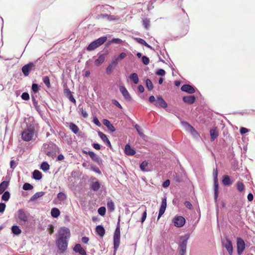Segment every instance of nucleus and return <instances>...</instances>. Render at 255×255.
<instances>
[{
    "mask_svg": "<svg viewBox=\"0 0 255 255\" xmlns=\"http://www.w3.org/2000/svg\"><path fill=\"white\" fill-rule=\"evenodd\" d=\"M43 148L46 154L49 156L55 155L56 152L58 150V146L51 142L43 144Z\"/></svg>",
    "mask_w": 255,
    "mask_h": 255,
    "instance_id": "obj_2",
    "label": "nucleus"
},
{
    "mask_svg": "<svg viewBox=\"0 0 255 255\" xmlns=\"http://www.w3.org/2000/svg\"><path fill=\"white\" fill-rule=\"evenodd\" d=\"M184 205L185 206V207L187 208H188L189 209L191 210V209H192L193 208L192 205L189 201H185V203H184Z\"/></svg>",
    "mask_w": 255,
    "mask_h": 255,
    "instance_id": "obj_61",
    "label": "nucleus"
},
{
    "mask_svg": "<svg viewBox=\"0 0 255 255\" xmlns=\"http://www.w3.org/2000/svg\"><path fill=\"white\" fill-rule=\"evenodd\" d=\"M186 220L185 219L180 216H176L172 220V222L174 225L177 228H181L183 227L185 223Z\"/></svg>",
    "mask_w": 255,
    "mask_h": 255,
    "instance_id": "obj_7",
    "label": "nucleus"
},
{
    "mask_svg": "<svg viewBox=\"0 0 255 255\" xmlns=\"http://www.w3.org/2000/svg\"><path fill=\"white\" fill-rule=\"evenodd\" d=\"M73 251L76 253H78L80 255L86 253L85 250L82 248L81 245L79 244H77L73 248Z\"/></svg>",
    "mask_w": 255,
    "mask_h": 255,
    "instance_id": "obj_23",
    "label": "nucleus"
},
{
    "mask_svg": "<svg viewBox=\"0 0 255 255\" xmlns=\"http://www.w3.org/2000/svg\"><path fill=\"white\" fill-rule=\"evenodd\" d=\"M181 123L182 126L187 131H188L192 127L188 123L186 122H182Z\"/></svg>",
    "mask_w": 255,
    "mask_h": 255,
    "instance_id": "obj_51",
    "label": "nucleus"
},
{
    "mask_svg": "<svg viewBox=\"0 0 255 255\" xmlns=\"http://www.w3.org/2000/svg\"><path fill=\"white\" fill-rule=\"evenodd\" d=\"M107 208L110 212H113L115 210V204L112 200H110L107 202Z\"/></svg>",
    "mask_w": 255,
    "mask_h": 255,
    "instance_id": "obj_38",
    "label": "nucleus"
},
{
    "mask_svg": "<svg viewBox=\"0 0 255 255\" xmlns=\"http://www.w3.org/2000/svg\"><path fill=\"white\" fill-rule=\"evenodd\" d=\"M127 54L126 53L122 52L119 56L116 57L118 60L120 62L121 60L124 59L126 57H127Z\"/></svg>",
    "mask_w": 255,
    "mask_h": 255,
    "instance_id": "obj_50",
    "label": "nucleus"
},
{
    "mask_svg": "<svg viewBox=\"0 0 255 255\" xmlns=\"http://www.w3.org/2000/svg\"><path fill=\"white\" fill-rule=\"evenodd\" d=\"M10 198V193L8 191H5L3 192L1 199L4 201H7Z\"/></svg>",
    "mask_w": 255,
    "mask_h": 255,
    "instance_id": "obj_43",
    "label": "nucleus"
},
{
    "mask_svg": "<svg viewBox=\"0 0 255 255\" xmlns=\"http://www.w3.org/2000/svg\"><path fill=\"white\" fill-rule=\"evenodd\" d=\"M44 192H38L35 193L30 199V201H34L37 199L42 197L44 195Z\"/></svg>",
    "mask_w": 255,
    "mask_h": 255,
    "instance_id": "obj_28",
    "label": "nucleus"
},
{
    "mask_svg": "<svg viewBox=\"0 0 255 255\" xmlns=\"http://www.w3.org/2000/svg\"><path fill=\"white\" fill-rule=\"evenodd\" d=\"M120 243V237H114V249L115 253L119 247Z\"/></svg>",
    "mask_w": 255,
    "mask_h": 255,
    "instance_id": "obj_25",
    "label": "nucleus"
},
{
    "mask_svg": "<svg viewBox=\"0 0 255 255\" xmlns=\"http://www.w3.org/2000/svg\"><path fill=\"white\" fill-rule=\"evenodd\" d=\"M8 185V182L6 181H2L0 184V194L3 193L4 192V190L7 187Z\"/></svg>",
    "mask_w": 255,
    "mask_h": 255,
    "instance_id": "obj_30",
    "label": "nucleus"
},
{
    "mask_svg": "<svg viewBox=\"0 0 255 255\" xmlns=\"http://www.w3.org/2000/svg\"><path fill=\"white\" fill-rule=\"evenodd\" d=\"M79 112L81 113V116L85 119H86L88 117V114L84 109L81 105H79L78 106Z\"/></svg>",
    "mask_w": 255,
    "mask_h": 255,
    "instance_id": "obj_34",
    "label": "nucleus"
},
{
    "mask_svg": "<svg viewBox=\"0 0 255 255\" xmlns=\"http://www.w3.org/2000/svg\"><path fill=\"white\" fill-rule=\"evenodd\" d=\"M70 236V231L68 228L63 227L59 229L55 243L60 253H64L67 250Z\"/></svg>",
    "mask_w": 255,
    "mask_h": 255,
    "instance_id": "obj_1",
    "label": "nucleus"
},
{
    "mask_svg": "<svg viewBox=\"0 0 255 255\" xmlns=\"http://www.w3.org/2000/svg\"><path fill=\"white\" fill-rule=\"evenodd\" d=\"M105 54H103L100 55L98 59L95 60V64L97 66H99L100 65H101L105 61Z\"/></svg>",
    "mask_w": 255,
    "mask_h": 255,
    "instance_id": "obj_22",
    "label": "nucleus"
},
{
    "mask_svg": "<svg viewBox=\"0 0 255 255\" xmlns=\"http://www.w3.org/2000/svg\"><path fill=\"white\" fill-rule=\"evenodd\" d=\"M60 214V212L58 208H53L51 210V216L53 218H57Z\"/></svg>",
    "mask_w": 255,
    "mask_h": 255,
    "instance_id": "obj_32",
    "label": "nucleus"
},
{
    "mask_svg": "<svg viewBox=\"0 0 255 255\" xmlns=\"http://www.w3.org/2000/svg\"><path fill=\"white\" fill-rule=\"evenodd\" d=\"M106 36H102L92 42L87 47L88 51H93L104 44L107 40Z\"/></svg>",
    "mask_w": 255,
    "mask_h": 255,
    "instance_id": "obj_3",
    "label": "nucleus"
},
{
    "mask_svg": "<svg viewBox=\"0 0 255 255\" xmlns=\"http://www.w3.org/2000/svg\"><path fill=\"white\" fill-rule=\"evenodd\" d=\"M240 133L242 134H245L249 131V129L245 128H241L240 130Z\"/></svg>",
    "mask_w": 255,
    "mask_h": 255,
    "instance_id": "obj_64",
    "label": "nucleus"
},
{
    "mask_svg": "<svg viewBox=\"0 0 255 255\" xmlns=\"http://www.w3.org/2000/svg\"><path fill=\"white\" fill-rule=\"evenodd\" d=\"M32 90L35 93H36L38 92L39 90L38 86L37 84H33L32 85Z\"/></svg>",
    "mask_w": 255,
    "mask_h": 255,
    "instance_id": "obj_55",
    "label": "nucleus"
},
{
    "mask_svg": "<svg viewBox=\"0 0 255 255\" xmlns=\"http://www.w3.org/2000/svg\"><path fill=\"white\" fill-rule=\"evenodd\" d=\"M181 90L189 94H193L195 92V89L194 88L188 84H184L183 85L181 88Z\"/></svg>",
    "mask_w": 255,
    "mask_h": 255,
    "instance_id": "obj_15",
    "label": "nucleus"
},
{
    "mask_svg": "<svg viewBox=\"0 0 255 255\" xmlns=\"http://www.w3.org/2000/svg\"><path fill=\"white\" fill-rule=\"evenodd\" d=\"M182 100L184 103L191 105L195 102L196 98L194 95L184 96L182 98Z\"/></svg>",
    "mask_w": 255,
    "mask_h": 255,
    "instance_id": "obj_17",
    "label": "nucleus"
},
{
    "mask_svg": "<svg viewBox=\"0 0 255 255\" xmlns=\"http://www.w3.org/2000/svg\"><path fill=\"white\" fill-rule=\"evenodd\" d=\"M222 182L225 185H229L231 184L232 182L231 179L228 175H225L223 177Z\"/></svg>",
    "mask_w": 255,
    "mask_h": 255,
    "instance_id": "obj_36",
    "label": "nucleus"
},
{
    "mask_svg": "<svg viewBox=\"0 0 255 255\" xmlns=\"http://www.w3.org/2000/svg\"><path fill=\"white\" fill-rule=\"evenodd\" d=\"M12 233L16 235H18L21 233V230L17 226H13L11 227Z\"/></svg>",
    "mask_w": 255,
    "mask_h": 255,
    "instance_id": "obj_33",
    "label": "nucleus"
},
{
    "mask_svg": "<svg viewBox=\"0 0 255 255\" xmlns=\"http://www.w3.org/2000/svg\"><path fill=\"white\" fill-rule=\"evenodd\" d=\"M188 131L190 132L195 137H197L198 136L197 132L193 128V127L188 130Z\"/></svg>",
    "mask_w": 255,
    "mask_h": 255,
    "instance_id": "obj_54",
    "label": "nucleus"
},
{
    "mask_svg": "<svg viewBox=\"0 0 255 255\" xmlns=\"http://www.w3.org/2000/svg\"><path fill=\"white\" fill-rule=\"evenodd\" d=\"M107 19L109 21H113V20H119V18L117 16H114V15H109Z\"/></svg>",
    "mask_w": 255,
    "mask_h": 255,
    "instance_id": "obj_60",
    "label": "nucleus"
},
{
    "mask_svg": "<svg viewBox=\"0 0 255 255\" xmlns=\"http://www.w3.org/2000/svg\"><path fill=\"white\" fill-rule=\"evenodd\" d=\"M142 24L145 29H148L150 26V20L147 18H144L142 19Z\"/></svg>",
    "mask_w": 255,
    "mask_h": 255,
    "instance_id": "obj_41",
    "label": "nucleus"
},
{
    "mask_svg": "<svg viewBox=\"0 0 255 255\" xmlns=\"http://www.w3.org/2000/svg\"><path fill=\"white\" fill-rule=\"evenodd\" d=\"M85 153L88 154L91 159L98 164H100L102 163V159L94 152L89 151L87 152H85Z\"/></svg>",
    "mask_w": 255,
    "mask_h": 255,
    "instance_id": "obj_13",
    "label": "nucleus"
},
{
    "mask_svg": "<svg viewBox=\"0 0 255 255\" xmlns=\"http://www.w3.org/2000/svg\"><path fill=\"white\" fill-rule=\"evenodd\" d=\"M38 60L37 59L34 62H30L22 67L21 70L25 76H27L29 75L30 71L35 66Z\"/></svg>",
    "mask_w": 255,
    "mask_h": 255,
    "instance_id": "obj_6",
    "label": "nucleus"
},
{
    "mask_svg": "<svg viewBox=\"0 0 255 255\" xmlns=\"http://www.w3.org/2000/svg\"><path fill=\"white\" fill-rule=\"evenodd\" d=\"M106 208L105 207H101L98 210V213L101 216H104L106 213Z\"/></svg>",
    "mask_w": 255,
    "mask_h": 255,
    "instance_id": "obj_48",
    "label": "nucleus"
},
{
    "mask_svg": "<svg viewBox=\"0 0 255 255\" xmlns=\"http://www.w3.org/2000/svg\"><path fill=\"white\" fill-rule=\"evenodd\" d=\"M237 189L240 192H242L243 191H244V188H245L244 184L241 182H238L237 183Z\"/></svg>",
    "mask_w": 255,
    "mask_h": 255,
    "instance_id": "obj_47",
    "label": "nucleus"
},
{
    "mask_svg": "<svg viewBox=\"0 0 255 255\" xmlns=\"http://www.w3.org/2000/svg\"><path fill=\"white\" fill-rule=\"evenodd\" d=\"M29 214L25 211L23 209H19L17 211V217L19 220L24 223L27 222L28 220Z\"/></svg>",
    "mask_w": 255,
    "mask_h": 255,
    "instance_id": "obj_9",
    "label": "nucleus"
},
{
    "mask_svg": "<svg viewBox=\"0 0 255 255\" xmlns=\"http://www.w3.org/2000/svg\"><path fill=\"white\" fill-rule=\"evenodd\" d=\"M188 239V238H185L184 237H181V242L179 246L180 255H185L186 254Z\"/></svg>",
    "mask_w": 255,
    "mask_h": 255,
    "instance_id": "obj_8",
    "label": "nucleus"
},
{
    "mask_svg": "<svg viewBox=\"0 0 255 255\" xmlns=\"http://www.w3.org/2000/svg\"><path fill=\"white\" fill-rule=\"evenodd\" d=\"M32 177L35 180H39L42 178V174L39 170H35L33 172Z\"/></svg>",
    "mask_w": 255,
    "mask_h": 255,
    "instance_id": "obj_27",
    "label": "nucleus"
},
{
    "mask_svg": "<svg viewBox=\"0 0 255 255\" xmlns=\"http://www.w3.org/2000/svg\"><path fill=\"white\" fill-rule=\"evenodd\" d=\"M148 163L146 161H143L140 165V168L142 171H147L146 167L147 166Z\"/></svg>",
    "mask_w": 255,
    "mask_h": 255,
    "instance_id": "obj_45",
    "label": "nucleus"
},
{
    "mask_svg": "<svg viewBox=\"0 0 255 255\" xmlns=\"http://www.w3.org/2000/svg\"><path fill=\"white\" fill-rule=\"evenodd\" d=\"M154 105L155 106L159 108H162L165 109L167 107V104L161 96H158L157 97Z\"/></svg>",
    "mask_w": 255,
    "mask_h": 255,
    "instance_id": "obj_10",
    "label": "nucleus"
},
{
    "mask_svg": "<svg viewBox=\"0 0 255 255\" xmlns=\"http://www.w3.org/2000/svg\"><path fill=\"white\" fill-rule=\"evenodd\" d=\"M103 123L111 132H114L116 131V128L109 120L107 119H104Z\"/></svg>",
    "mask_w": 255,
    "mask_h": 255,
    "instance_id": "obj_19",
    "label": "nucleus"
},
{
    "mask_svg": "<svg viewBox=\"0 0 255 255\" xmlns=\"http://www.w3.org/2000/svg\"><path fill=\"white\" fill-rule=\"evenodd\" d=\"M214 200L217 202L218 197L219 184L218 181V170L217 169L214 170Z\"/></svg>",
    "mask_w": 255,
    "mask_h": 255,
    "instance_id": "obj_5",
    "label": "nucleus"
},
{
    "mask_svg": "<svg viewBox=\"0 0 255 255\" xmlns=\"http://www.w3.org/2000/svg\"><path fill=\"white\" fill-rule=\"evenodd\" d=\"M98 135L101 139L110 148L112 147V145L107 135L102 131L98 132Z\"/></svg>",
    "mask_w": 255,
    "mask_h": 255,
    "instance_id": "obj_18",
    "label": "nucleus"
},
{
    "mask_svg": "<svg viewBox=\"0 0 255 255\" xmlns=\"http://www.w3.org/2000/svg\"><path fill=\"white\" fill-rule=\"evenodd\" d=\"M125 152L128 155H133L135 153V151L131 147L129 144H127L125 147Z\"/></svg>",
    "mask_w": 255,
    "mask_h": 255,
    "instance_id": "obj_20",
    "label": "nucleus"
},
{
    "mask_svg": "<svg viewBox=\"0 0 255 255\" xmlns=\"http://www.w3.org/2000/svg\"><path fill=\"white\" fill-rule=\"evenodd\" d=\"M210 134L212 141H214L218 136V133L216 128L211 129L210 130Z\"/></svg>",
    "mask_w": 255,
    "mask_h": 255,
    "instance_id": "obj_24",
    "label": "nucleus"
},
{
    "mask_svg": "<svg viewBox=\"0 0 255 255\" xmlns=\"http://www.w3.org/2000/svg\"><path fill=\"white\" fill-rule=\"evenodd\" d=\"M6 205L5 203H0V213H3L5 209Z\"/></svg>",
    "mask_w": 255,
    "mask_h": 255,
    "instance_id": "obj_62",
    "label": "nucleus"
},
{
    "mask_svg": "<svg viewBox=\"0 0 255 255\" xmlns=\"http://www.w3.org/2000/svg\"><path fill=\"white\" fill-rule=\"evenodd\" d=\"M134 39L135 40V41L137 42H138L139 44H142L143 45L144 44H146V41L144 39H143L142 38H135Z\"/></svg>",
    "mask_w": 255,
    "mask_h": 255,
    "instance_id": "obj_58",
    "label": "nucleus"
},
{
    "mask_svg": "<svg viewBox=\"0 0 255 255\" xmlns=\"http://www.w3.org/2000/svg\"><path fill=\"white\" fill-rule=\"evenodd\" d=\"M134 127L136 129L137 132H138V133L141 137H143L144 136H145V135L144 134V133L143 132V130L140 128V127L139 126L136 124L134 126Z\"/></svg>",
    "mask_w": 255,
    "mask_h": 255,
    "instance_id": "obj_39",
    "label": "nucleus"
},
{
    "mask_svg": "<svg viewBox=\"0 0 255 255\" xmlns=\"http://www.w3.org/2000/svg\"><path fill=\"white\" fill-rule=\"evenodd\" d=\"M33 188V186L28 183H24L22 187L23 189L24 190H32Z\"/></svg>",
    "mask_w": 255,
    "mask_h": 255,
    "instance_id": "obj_46",
    "label": "nucleus"
},
{
    "mask_svg": "<svg viewBox=\"0 0 255 255\" xmlns=\"http://www.w3.org/2000/svg\"><path fill=\"white\" fill-rule=\"evenodd\" d=\"M245 249V244L243 239L240 238L237 239V252L238 255L242 254Z\"/></svg>",
    "mask_w": 255,
    "mask_h": 255,
    "instance_id": "obj_11",
    "label": "nucleus"
},
{
    "mask_svg": "<svg viewBox=\"0 0 255 255\" xmlns=\"http://www.w3.org/2000/svg\"><path fill=\"white\" fill-rule=\"evenodd\" d=\"M146 216H147L146 210L145 209L144 210V211L143 212V213L142 214V217H141V223H143L144 222V221L146 219Z\"/></svg>",
    "mask_w": 255,
    "mask_h": 255,
    "instance_id": "obj_59",
    "label": "nucleus"
},
{
    "mask_svg": "<svg viewBox=\"0 0 255 255\" xmlns=\"http://www.w3.org/2000/svg\"><path fill=\"white\" fill-rule=\"evenodd\" d=\"M96 231L97 234L101 237H103L105 233V230L102 225H98L96 227Z\"/></svg>",
    "mask_w": 255,
    "mask_h": 255,
    "instance_id": "obj_21",
    "label": "nucleus"
},
{
    "mask_svg": "<svg viewBox=\"0 0 255 255\" xmlns=\"http://www.w3.org/2000/svg\"><path fill=\"white\" fill-rule=\"evenodd\" d=\"M21 98L24 100H28L29 99V95L28 93L24 92L21 96Z\"/></svg>",
    "mask_w": 255,
    "mask_h": 255,
    "instance_id": "obj_56",
    "label": "nucleus"
},
{
    "mask_svg": "<svg viewBox=\"0 0 255 255\" xmlns=\"http://www.w3.org/2000/svg\"><path fill=\"white\" fill-rule=\"evenodd\" d=\"M110 43H116V44H122L123 43V41L122 39L120 38H113L110 41Z\"/></svg>",
    "mask_w": 255,
    "mask_h": 255,
    "instance_id": "obj_52",
    "label": "nucleus"
},
{
    "mask_svg": "<svg viewBox=\"0 0 255 255\" xmlns=\"http://www.w3.org/2000/svg\"><path fill=\"white\" fill-rule=\"evenodd\" d=\"M34 133V129L33 128H28L25 129L21 133V138L25 141H30Z\"/></svg>",
    "mask_w": 255,
    "mask_h": 255,
    "instance_id": "obj_4",
    "label": "nucleus"
},
{
    "mask_svg": "<svg viewBox=\"0 0 255 255\" xmlns=\"http://www.w3.org/2000/svg\"><path fill=\"white\" fill-rule=\"evenodd\" d=\"M40 168L44 171H47L49 169V165L47 162H43L41 164Z\"/></svg>",
    "mask_w": 255,
    "mask_h": 255,
    "instance_id": "obj_42",
    "label": "nucleus"
},
{
    "mask_svg": "<svg viewBox=\"0 0 255 255\" xmlns=\"http://www.w3.org/2000/svg\"><path fill=\"white\" fill-rule=\"evenodd\" d=\"M166 198L164 197L162 200L161 204L159 210L157 220H158L160 219V218L162 216V215L164 213L166 208Z\"/></svg>",
    "mask_w": 255,
    "mask_h": 255,
    "instance_id": "obj_12",
    "label": "nucleus"
},
{
    "mask_svg": "<svg viewBox=\"0 0 255 255\" xmlns=\"http://www.w3.org/2000/svg\"><path fill=\"white\" fill-rule=\"evenodd\" d=\"M145 84L146 88L149 91H151L153 88V85L151 82V81L149 79H147L145 81Z\"/></svg>",
    "mask_w": 255,
    "mask_h": 255,
    "instance_id": "obj_40",
    "label": "nucleus"
},
{
    "mask_svg": "<svg viewBox=\"0 0 255 255\" xmlns=\"http://www.w3.org/2000/svg\"><path fill=\"white\" fill-rule=\"evenodd\" d=\"M120 217H119L118 225L116 229L114 237H120Z\"/></svg>",
    "mask_w": 255,
    "mask_h": 255,
    "instance_id": "obj_37",
    "label": "nucleus"
},
{
    "mask_svg": "<svg viewBox=\"0 0 255 255\" xmlns=\"http://www.w3.org/2000/svg\"><path fill=\"white\" fill-rule=\"evenodd\" d=\"M129 78L131 80L134 84H137L139 82L138 75L136 73H132L129 77Z\"/></svg>",
    "mask_w": 255,
    "mask_h": 255,
    "instance_id": "obj_29",
    "label": "nucleus"
},
{
    "mask_svg": "<svg viewBox=\"0 0 255 255\" xmlns=\"http://www.w3.org/2000/svg\"><path fill=\"white\" fill-rule=\"evenodd\" d=\"M223 244L224 246L226 248L229 254L230 255H232L233 251L232 242L230 240L226 239V242L224 243Z\"/></svg>",
    "mask_w": 255,
    "mask_h": 255,
    "instance_id": "obj_16",
    "label": "nucleus"
},
{
    "mask_svg": "<svg viewBox=\"0 0 255 255\" xmlns=\"http://www.w3.org/2000/svg\"><path fill=\"white\" fill-rule=\"evenodd\" d=\"M43 82L47 88H49L51 87L50 79L48 76H44L43 78Z\"/></svg>",
    "mask_w": 255,
    "mask_h": 255,
    "instance_id": "obj_44",
    "label": "nucleus"
},
{
    "mask_svg": "<svg viewBox=\"0 0 255 255\" xmlns=\"http://www.w3.org/2000/svg\"><path fill=\"white\" fill-rule=\"evenodd\" d=\"M120 91L125 98V99L128 101H130L131 100V98L129 94L128 91L126 89V88L124 86H121L120 87Z\"/></svg>",
    "mask_w": 255,
    "mask_h": 255,
    "instance_id": "obj_14",
    "label": "nucleus"
},
{
    "mask_svg": "<svg viewBox=\"0 0 255 255\" xmlns=\"http://www.w3.org/2000/svg\"><path fill=\"white\" fill-rule=\"evenodd\" d=\"M156 74L159 76H163L165 74V72L163 69H160L156 72Z\"/></svg>",
    "mask_w": 255,
    "mask_h": 255,
    "instance_id": "obj_57",
    "label": "nucleus"
},
{
    "mask_svg": "<svg viewBox=\"0 0 255 255\" xmlns=\"http://www.w3.org/2000/svg\"><path fill=\"white\" fill-rule=\"evenodd\" d=\"M112 103L114 105H115L116 107H118V108H119L120 109H122V107L121 105L117 100H112Z\"/></svg>",
    "mask_w": 255,
    "mask_h": 255,
    "instance_id": "obj_63",
    "label": "nucleus"
},
{
    "mask_svg": "<svg viewBox=\"0 0 255 255\" xmlns=\"http://www.w3.org/2000/svg\"><path fill=\"white\" fill-rule=\"evenodd\" d=\"M115 67L112 64H110L106 69V73L107 74H110L112 72Z\"/></svg>",
    "mask_w": 255,
    "mask_h": 255,
    "instance_id": "obj_49",
    "label": "nucleus"
},
{
    "mask_svg": "<svg viewBox=\"0 0 255 255\" xmlns=\"http://www.w3.org/2000/svg\"><path fill=\"white\" fill-rule=\"evenodd\" d=\"M69 128L75 134L78 133L79 131L78 126L73 123H70Z\"/></svg>",
    "mask_w": 255,
    "mask_h": 255,
    "instance_id": "obj_31",
    "label": "nucleus"
},
{
    "mask_svg": "<svg viewBox=\"0 0 255 255\" xmlns=\"http://www.w3.org/2000/svg\"><path fill=\"white\" fill-rule=\"evenodd\" d=\"M141 60L142 63L145 65H147L149 64V59L146 56H143L141 58Z\"/></svg>",
    "mask_w": 255,
    "mask_h": 255,
    "instance_id": "obj_53",
    "label": "nucleus"
},
{
    "mask_svg": "<svg viewBox=\"0 0 255 255\" xmlns=\"http://www.w3.org/2000/svg\"><path fill=\"white\" fill-rule=\"evenodd\" d=\"M100 187L101 185L98 181L92 182L90 185L91 189L94 191H97L99 190Z\"/></svg>",
    "mask_w": 255,
    "mask_h": 255,
    "instance_id": "obj_26",
    "label": "nucleus"
},
{
    "mask_svg": "<svg viewBox=\"0 0 255 255\" xmlns=\"http://www.w3.org/2000/svg\"><path fill=\"white\" fill-rule=\"evenodd\" d=\"M57 198L59 201L61 202L67 199V195L65 193L61 192L57 194Z\"/></svg>",
    "mask_w": 255,
    "mask_h": 255,
    "instance_id": "obj_35",
    "label": "nucleus"
}]
</instances>
